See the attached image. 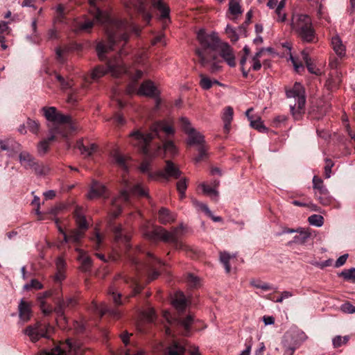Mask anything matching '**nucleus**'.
Segmentation results:
<instances>
[{"label":"nucleus","instance_id":"nucleus-4","mask_svg":"<svg viewBox=\"0 0 355 355\" xmlns=\"http://www.w3.org/2000/svg\"><path fill=\"white\" fill-rule=\"evenodd\" d=\"M124 182L125 188L123 189L120 194L117 197L114 198L112 201L110 214L113 218L119 216L123 205L128 204L130 202V193L140 197L150 198L148 196V191L141 184L138 183L134 186H130L127 181L124 180Z\"/></svg>","mask_w":355,"mask_h":355},{"label":"nucleus","instance_id":"nucleus-32","mask_svg":"<svg viewBox=\"0 0 355 355\" xmlns=\"http://www.w3.org/2000/svg\"><path fill=\"white\" fill-rule=\"evenodd\" d=\"M173 305L180 311L184 310L187 306V300L182 292H177L173 300Z\"/></svg>","mask_w":355,"mask_h":355},{"label":"nucleus","instance_id":"nucleus-9","mask_svg":"<svg viewBox=\"0 0 355 355\" xmlns=\"http://www.w3.org/2000/svg\"><path fill=\"white\" fill-rule=\"evenodd\" d=\"M132 263L135 266V269L141 273H146L149 281L157 279L159 272L157 270V266H161L162 262L153 257L150 253H148V260L146 263H141L136 258L132 259Z\"/></svg>","mask_w":355,"mask_h":355},{"label":"nucleus","instance_id":"nucleus-54","mask_svg":"<svg viewBox=\"0 0 355 355\" xmlns=\"http://www.w3.org/2000/svg\"><path fill=\"white\" fill-rule=\"evenodd\" d=\"M163 150L165 153L171 155H175L178 152L177 148L172 141H166L163 145Z\"/></svg>","mask_w":355,"mask_h":355},{"label":"nucleus","instance_id":"nucleus-5","mask_svg":"<svg viewBox=\"0 0 355 355\" xmlns=\"http://www.w3.org/2000/svg\"><path fill=\"white\" fill-rule=\"evenodd\" d=\"M135 10L142 15L144 19L148 23L151 19L152 9L157 10L159 12V19L166 24L170 22L169 13L170 8L161 0H137L134 5Z\"/></svg>","mask_w":355,"mask_h":355},{"label":"nucleus","instance_id":"nucleus-36","mask_svg":"<svg viewBox=\"0 0 355 355\" xmlns=\"http://www.w3.org/2000/svg\"><path fill=\"white\" fill-rule=\"evenodd\" d=\"M119 279H123V281L126 283H129V282H131L132 286H134L133 288V295H135L138 293H139L142 290V286H141L137 280L136 279L132 278H128L122 275H119L115 278V282L117 281Z\"/></svg>","mask_w":355,"mask_h":355},{"label":"nucleus","instance_id":"nucleus-55","mask_svg":"<svg viewBox=\"0 0 355 355\" xmlns=\"http://www.w3.org/2000/svg\"><path fill=\"white\" fill-rule=\"evenodd\" d=\"M55 78L60 83V86L62 89L71 88L73 86L71 80H65L61 75L58 73L55 74Z\"/></svg>","mask_w":355,"mask_h":355},{"label":"nucleus","instance_id":"nucleus-35","mask_svg":"<svg viewBox=\"0 0 355 355\" xmlns=\"http://www.w3.org/2000/svg\"><path fill=\"white\" fill-rule=\"evenodd\" d=\"M114 234L116 241H123L128 243L130 240V236L125 234L121 225H118L114 228Z\"/></svg>","mask_w":355,"mask_h":355},{"label":"nucleus","instance_id":"nucleus-28","mask_svg":"<svg viewBox=\"0 0 355 355\" xmlns=\"http://www.w3.org/2000/svg\"><path fill=\"white\" fill-rule=\"evenodd\" d=\"M331 45L335 53L340 58L345 55V46L338 35H336L331 39Z\"/></svg>","mask_w":355,"mask_h":355},{"label":"nucleus","instance_id":"nucleus-63","mask_svg":"<svg viewBox=\"0 0 355 355\" xmlns=\"http://www.w3.org/2000/svg\"><path fill=\"white\" fill-rule=\"evenodd\" d=\"M340 310L345 313H355V306L349 302L343 304L340 306Z\"/></svg>","mask_w":355,"mask_h":355},{"label":"nucleus","instance_id":"nucleus-56","mask_svg":"<svg viewBox=\"0 0 355 355\" xmlns=\"http://www.w3.org/2000/svg\"><path fill=\"white\" fill-rule=\"evenodd\" d=\"M200 187H202L204 193L209 195L211 197H214L216 200H217L218 193L215 189L204 183L202 184Z\"/></svg>","mask_w":355,"mask_h":355},{"label":"nucleus","instance_id":"nucleus-60","mask_svg":"<svg viewBox=\"0 0 355 355\" xmlns=\"http://www.w3.org/2000/svg\"><path fill=\"white\" fill-rule=\"evenodd\" d=\"M348 340L349 338L347 336L342 337L340 336H337L333 338V345L335 348H338L342 345L347 343Z\"/></svg>","mask_w":355,"mask_h":355},{"label":"nucleus","instance_id":"nucleus-31","mask_svg":"<svg viewBox=\"0 0 355 355\" xmlns=\"http://www.w3.org/2000/svg\"><path fill=\"white\" fill-rule=\"evenodd\" d=\"M76 251L78 252V259L81 263L82 270L85 271L88 270L92 266L91 258L82 250L77 248Z\"/></svg>","mask_w":355,"mask_h":355},{"label":"nucleus","instance_id":"nucleus-24","mask_svg":"<svg viewBox=\"0 0 355 355\" xmlns=\"http://www.w3.org/2000/svg\"><path fill=\"white\" fill-rule=\"evenodd\" d=\"M342 82L341 73L336 71L334 73H331L326 81L325 87L328 90L333 91L339 87Z\"/></svg>","mask_w":355,"mask_h":355},{"label":"nucleus","instance_id":"nucleus-13","mask_svg":"<svg viewBox=\"0 0 355 355\" xmlns=\"http://www.w3.org/2000/svg\"><path fill=\"white\" fill-rule=\"evenodd\" d=\"M79 347V345L73 343L71 339H67L65 342L60 343L51 351L45 352L40 355H67V352L72 351L76 354Z\"/></svg>","mask_w":355,"mask_h":355},{"label":"nucleus","instance_id":"nucleus-29","mask_svg":"<svg viewBox=\"0 0 355 355\" xmlns=\"http://www.w3.org/2000/svg\"><path fill=\"white\" fill-rule=\"evenodd\" d=\"M158 218L162 224H167L173 222L175 220V216L168 209L162 207L158 212Z\"/></svg>","mask_w":355,"mask_h":355},{"label":"nucleus","instance_id":"nucleus-27","mask_svg":"<svg viewBox=\"0 0 355 355\" xmlns=\"http://www.w3.org/2000/svg\"><path fill=\"white\" fill-rule=\"evenodd\" d=\"M234 110L230 106H227L224 109L222 119L224 122V131L228 133L230 130L231 123L233 119Z\"/></svg>","mask_w":355,"mask_h":355},{"label":"nucleus","instance_id":"nucleus-26","mask_svg":"<svg viewBox=\"0 0 355 355\" xmlns=\"http://www.w3.org/2000/svg\"><path fill=\"white\" fill-rule=\"evenodd\" d=\"M75 148L78 149L85 157H89L96 150L97 146L94 144L86 146L84 144L83 139H79L77 141Z\"/></svg>","mask_w":355,"mask_h":355},{"label":"nucleus","instance_id":"nucleus-59","mask_svg":"<svg viewBox=\"0 0 355 355\" xmlns=\"http://www.w3.org/2000/svg\"><path fill=\"white\" fill-rule=\"evenodd\" d=\"M219 61L217 60V58L215 60H211L209 63H207L204 67H207L209 64V70L211 73H215L219 71L221 69V66L219 64Z\"/></svg>","mask_w":355,"mask_h":355},{"label":"nucleus","instance_id":"nucleus-44","mask_svg":"<svg viewBox=\"0 0 355 355\" xmlns=\"http://www.w3.org/2000/svg\"><path fill=\"white\" fill-rule=\"evenodd\" d=\"M301 343L295 340L292 344H288V340H286L284 343V347L285 348L284 353L286 355H293L296 349H297Z\"/></svg>","mask_w":355,"mask_h":355},{"label":"nucleus","instance_id":"nucleus-40","mask_svg":"<svg viewBox=\"0 0 355 355\" xmlns=\"http://www.w3.org/2000/svg\"><path fill=\"white\" fill-rule=\"evenodd\" d=\"M107 293L112 297L115 304H121V295L120 293H118L116 285L115 283H114L113 285H112L109 288Z\"/></svg>","mask_w":355,"mask_h":355},{"label":"nucleus","instance_id":"nucleus-52","mask_svg":"<svg viewBox=\"0 0 355 355\" xmlns=\"http://www.w3.org/2000/svg\"><path fill=\"white\" fill-rule=\"evenodd\" d=\"M308 221L312 225L321 227L324 223V218L320 215L313 214L309 217Z\"/></svg>","mask_w":355,"mask_h":355},{"label":"nucleus","instance_id":"nucleus-10","mask_svg":"<svg viewBox=\"0 0 355 355\" xmlns=\"http://www.w3.org/2000/svg\"><path fill=\"white\" fill-rule=\"evenodd\" d=\"M180 125L184 132L188 135L187 144L189 146H198L205 144L204 136L196 129L191 127L189 120L186 117L180 119Z\"/></svg>","mask_w":355,"mask_h":355},{"label":"nucleus","instance_id":"nucleus-57","mask_svg":"<svg viewBox=\"0 0 355 355\" xmlns=\"http://www.w3.org/2000/svg\"><path fill=\"white\" fill-rule=\"evenodd\" d=\"M229 6V10L231 14L237 15L241 13V6L237 1L231 0L230 1Z\"/></svg>","mask_w":355,"mask_h":355},{"label":"nucleus","instance_id":"nucleus-3","mask_svg":"<svg viewBox=\"0 0 355 355\" xmlns=\"http://www.w3.org/2000/svg\"><path fill=\"white\" fill-rule=\"evenodd\" d=\"M128 42L123 45H115L113 49H107V51L104 53L105 58L102 60H105L106 58L105 53L109 52L110 51H113L116 49H119V56H115L112 59H110L107 62V68H105L102 65H98L94 67L90 75V78L92 80L96 81L103 76H104L106 73H110L112 76L118 78L123 73L128 72V69L125 66L123 60L121 59L120 56L124 54L123 47Z\"/></svg>","mask_w":355,"mask_h":355},{"label":"nucleus","instance_id":"nucleus-64","mask_svg":"<svg viewBox=\"0 0 355 355\" xmlns=\"http://www.w3.org/2000/svg\"><path fill=\"white\" fill-rule=\"evenodd\" d=\"M79 100V95L76 89H71L67 96V102L73 104Z\"/></svg>","mask_w":355,"mask_h":355},{"label":"nucleus","instance_id":"nucleus-34","mask_svg":"<svg viewBox=\"0 0 355 355\" xmlns=\"http://www.w3.org/2000/svg\"><path fill=\"white\" fill-rule=\"evenodd\" d=\"M302 57L303 60L305 62L306 67L311 73L319 76L321 74V71L319 69L316 68L315 66L312 63L311 58L309 56L308 53L306 51L302 52Z\"/></svg>","mask_w":355,"mask_h":355},{"label":"nucleus","instance_id":"nucleus-38","mask_svg":"<svg viewBox=\"0 0 355 355\" xmlns=\"http://www.w3.org/2000/svg\"><path fill=\"white\" fill-rule=\"evenodd\" d=\"M94 21L86 20L84 22H77L74 26V31L76 32H90L91 29L94 26Z\"/></svg>","mask_w":355,"mask_h":355},{"label":"nucleus","instance_id":"nucleus-21","mask_svg":"<svg viewBox=\"0 0 355 355\" xmlns=\"http://www.w3.org/2000/svg\"><path fill=\"white\" fill-rule=\"evenodd\" d=\"M0 147L2 150L8 151V155L9 157L14 156V155L18 153L21 149L20 144L12 139L0 141Z\"/></svg>","mask_w":355,"mask_h":355},{"label":"nucleus","instance_id":"nucleus-17","mask_svg":"<svg viewBox=\"0 0 355 355\" xmlns=\"http://www.w3.org/2000/svg\"><path fill=\"white\" fill-rule=\"evenodd\" d=\"M220 50V55L223 60L231 67H235V56L232 48L227 43H220L218 48Z\"/></svg>","mask_w":355,"mask_h":355},{"label":"nucleus","instance_id":"nucleus-47","mask_svg":"<svg viewBox=\"0 0 355 355\" xmlns=\"http://www.w3.org/2000/svg\"><path fill=\"white\" fill-rule=\"evenodd\" d=\"M298 232L300 234L294 236L293 242L298 244L305 243L311 236L310 233L306 231H302L300 229H299Z\"/></svg>","mask_w":355,"mask_h":355},{"label":"nucleus","instance_id":"nucleus-49","mask_svg":"<svg viewBox=\"0 0 355 355\" xmlns=\"http://www.w3.org/2000/svg\"><path fill=\"white\" fill-rule=\"evenodd\" d=\"M315 197L324 206L330 205L332 201V198L328 191L324 192V193L316 194Z\"/></svg>","mask_w":355,"mask_h":355},{"label":"nucleus","instance_id":"nucleus-25","mask_svg":"<svg viewBox=\"0 0 355 355\" xmlns=\"http://www.w3.org/2000/svg\"><path fill=\"white\" fill-rule=\"evenodd\" d=\"M94 311L100 314V315L102 317L103 315L108 313L111 316H112L114 318H120V313L115 309H110L108 307L107 305L105 304H103L100 306H98L96 304H94Z\"/></svg>","mask_w":355,"mask_h":355},{"label":"nucleus","instance_id":"nucleus-30","mask_svg":"<svg viewBox=\"0 0 355 355\" xmlns=\"http://www.w3.org/2000/svg\"><path fill=\"white\" fill-rule=\"evenodd\" d=\"M19 160L21 164L25 168H31V167L35 162V157L32 156L28 152L26 151H23L20 153L19 155Z\"/></svg>","mask_w":355,"mask_h":355},{"label":"nucleus","instance_id":"nucleus-11","mask_svg":"<svg viewBox=\"0 0 355 355\" xmlns=\"http://www.w3.org/2000/svg\"><path fill=\"white\" fill-rule=\"evenodd\" d=\"M53 327L46 322H37L33 325L28 326L24 329V333L31 341L36 342L40 338H49V334Z\"/></svg>","mask_w":355,"mask_h":355},{"label":"nucleus","instance_id":"nucleus-48","mask_svg":"<svg viewBox=\"0 0 355 355\" xmlns=\"http://www.w3.org/2000/svg\"><path fill=\"white\" fill-rule=\"evenodd\" d=\"M338 276L343 277L345 280L355 283V268L344 270L338 274Z\"/></svg>","mask_w":355,"mask_h":355},{"label":"nucleus","instance_id":"nucleus-39","mask_svg":"<svg viewBox=\"0 0 355 355\" xmlns=\"http://www.w3.org/2000/svg\"><path fill=\"white\" fill-rule=\"evenodd\" d=\"M313 188L315 191V195L324 193V192L328 191L325 188L322 180L317 176H314L313 178Z\"/></svg>","mask_w":355,"mask_h":355},{"label":"nucleus","instance_id":"nucleus-19","mask_svg":"<svg viewBox=\"0 0 355 355\" xmlns=\"http://www.w3.org/2000/svg\"><path fill=\"white\" fill-rule=\"evenodd\" d=\"M106 188L104 185L96 181H93L87 198L90 200L100 197L106 198Z\"/></svg>","mask_w":355,"mask_h":355},{"label":"nucleus","instance_id":"nucleus-37","mask_svg":"<svg viewBox=\"0 0 355 355\" xmlns=\"http://www.w3.org/2000/svg\"><path fill=\"white\" fill-rule=\"evenodd\" d=\"M113 159L115 164L118 165L120 168L123 169L124 171L128 170V165H127V159L126 157L119 153L118 151H114L113 153Z\"/></svg>","mask_w":355,"mask_h":355},{"label":"nucleus","instance_id":"nucleus-50","mask_svg":"<svg viewBox=\"0 0 355 355\" xmlns=\"http://www.w3.org/2000/svg\"><path fill=\"white\" fill-rule=\"evenodd\" d=\"M200 85L201 86V87L204 89H209L211 87L212 85L214 83V84H219V83L217 81V80H214L212 81L211 79H209V78L206 77L205 76L201 74L200 75Z\"/></svg>","mask_w":355,"mask_h":355},{"label":"nucleus","instance_id":"nucleus-16","mask_svg":"<svg viewBox=\"0 0 355 355\" xmlns=\"http://www.w3.org/2000/svg\"><path fill=\"white\" fill-rule=\"evenodd\" d=\"M76 304L77 300L75 297H69L66 300L64 299H60L58 300L55 307L53 309V311L57 314L58 317L65 319V309H71L75 307Z\"/></svg>","mask_w":355,"mask_h":355},{"label":"nucleus","instance_id":"nucleus-42","mask_svg":"<svg viewBox=\"0 0 355 355\" xmlns=\"http://www.w3.org/2000/svg\"><path fill=\"white\" fill-rule=\"evenodd\" d=\"M250 126L259 132L263 133L268 132V128L263 125L260 116H256L253 120H251Z\"/></svg>","mask_w":355,"mask_h":355},{"label":"nucleus","instance_id":"nucleus-8","mask_svg":"<svg viewBox=\"0 0 355 355\" xmlns=\"http://www.w3.org/2000/svg\"><path fill=\"white\" fill-rule=\"evenodd\" d=\"M287 98H294L296 99L297 103L294 105H291V112L295 120L301 119L302 114L305 111V91L302 85L296 82L293 88L286 90Z\"/></svg>","mask_w":355,"mask_h":355},{"label":"nucleus","instance_id":"nucleus-45","mask_svg":"<svg viewBox=\"0 0 355 355\" xmlns=\"http://www.w3.org/2000/svg\"><path fill=\"white\" fill-rule=\"evenodd\" d=\"M31 168L37 175H45L49 171V168L35 161Z\"/></svg>","mask_w":355,"mask_h":355},{"label":"nucleus","instance_id":"nucleus-12","mask_svg":"<svg viewBox=\"0 0 355 355\" xmlns=\"http://www.w3.org/2000/svg\"><path fill=\"white\" fill-rule=\"evenodd\" d=\"M41 111L47 121L56 124L54 128H59L60 132H63L61 130V125L71 123V117L69 115L62 114L55 107H43Z\"/></svg>","mask_w":355,"mask_h":355},{"label":"nucleus","instance_id":"nucleus-62","mask_svg":"<svg viewBox=\"0 0 355 355\" xmlns=\"http://www.w3.org/2000/svg\"><path fill=\"white\" fill-rule=\"evenodd\" d=\"M200 207L202 209V210H203L210 218H212V220L214 222L222 221L221 217L213 216L211 211L209 210V209L208 208V207L206 205L201 203V204H200Z\"/></svg>","mask_w":355,"mask_h":355},{"label":"nucleus","instance_id":"nucleus-41","mask_svg":"<svg viewBox=\"0 0 355 355\" xmlns=\"http://www.w3.org/2000/svg\"><path fill=\"white\" fill-rule=\"evenodd\" d=\"M76 223L78 226L77 230H81L84 232L87 230L88 225L84 216H83L78 210L75 212Z\"/></svg>","mask_w":355,"mask_h":355},{"label":"nucleus","instance_id":"nucleus-61","mask_svg":"<svg viewBox=\"0 0 355 355\" xmlns=\"http://www.w3.org/2000/svg\"><path fill=\"white\" fill-rule=\"evenodd\" d=\"M262 51H259V52L256 53L252 58L253 64H252V69L254 71H258L261 69V64L259 61V58L261 57Z\"/></svg>","mask_w":355,"mask_h":355},{"label":"nucleus","instance_id":"nucleus-53","mask_svg":"<svg viewBox=\"0 0 355 355\" xmlns=\"http://www.w3.org/2000/svg\"><path fill=\"white\" fill-rule=\"evenodd\" d=\"M43 284L36 279H31L29 284L24 286V290L28 291L31 289L40 290L43 288Z\"/></svg>","mask_w":355,"mask_h":355},{"label":"nucleus","instance_id":"nucleus-15","mask_svg":"<svg viewBox=\"0 0 355 355\" xmlns=\"http://www.w3.org/2000/svg\"><path fill=\"white\" fill-rule=\"evenodd\" d=\"M181 173L178 167L173 162L167 160L164 168L157 172V175L166 180L171 178L178 179L180 177Z\"/></svg>","mask_w":355,"mask_h":355},{"label":"nucleus","instance_id":"nucleus-6","mask_svg":"<svg viewBox=\"0 0 355 355\" xmlns=\"http://www.w3.org/2000/svg\"><path fill=\"white\" fill-rule=\"evenodd\" d=\"M182 235V225L173 228L171 231H167L162 227H158L155 228L153 231L146 234V236L151 240L159 239L164 242L173 244L175 249L187 250V246L180 240Z\"/></svg>","mask_w":355,"mask_h":355},{"label":"nucleus","instance_id":"nucleus-33","mask_svg":"<svg viewBox=\"0 0 355 355\" xmlns=\"http://www.w3.org/2000/svg\"><path fill=\"white\" fill-rule=\"evenodd\" d=\"M185 348L177 342H173L166 348V355H184Z\"/></svg>","mask_w":355,"mask_h":355},{"label":"nucleus","instance_id":"nucleus-7","mask_svg":"<svg viewBox=\"0 0 355 355\" xmlns=\"http://www.w3.org/2000/svg\"><path fill=\"white\" fill-rule=\"evenodd\" d=\"M291 27L303 42L308 43L314 42L315 32L309 15L302 14L293 15Z\"/></svg>","mask_w":355,"mask_h":355},{"label":"nucleus","instance_id":"nucleus-43","mask_svg":"<svg viewBox=\"0 0 355 355\" xmlns=\"http://www.w3.org/2000/svg\"><path fill=\"white\" fill-rule=\"evenodd\" d=\"M208 146L206 144L198 147V155L193 159L196 163L200 162L208 157Z\"/></svg>","mask_w":355,"mask_h":355},{"label":"nucleus","instance_id":"nucleus-46","mask_svg":"<svg viewBox=\"0 0 355 355\" xmlns=\"http://www.w3.org/2000/svg\"><path fill=\"white\" fill-rule=\"evenodd\" d=\"M27 128L33 134L37 135L40 131V124L38 121L28 118L26 121Z\"/></svg>","mask_w":355,"mask_h":355},{"label":"nucleus","instance_id":"nucleus-58","mask_svg":"<svg viewBox=\"0 0 355 355\" xmlns=\"http://www.w3.org/2000/svg\"><path fill=\"white\" fill-rule=\"evenodd\" d=\"M187 187V180L185 178L181 179L177 182V189L180 193L181 198L185 196Z\"/></svg>","mask_w":355,"mask_h":355},{"label":"nucleus","instance_id":"nucleus-2","mask_svg":"<svg viewBox=\"0 0 355 355\" xmlns=\"http://www.w3.org/2000/svg\"><path fill=\"white\" fill-rule=\"evenodd\" d=\"M197 40L200 46L196 49V54L199 58V62L205 67L211 60L216 58V51L221 43L217 33H207L205 29H200L197 33Z\"/></svg>","mask_w":355,"mask_h":355},{"label":"nucleus","instance_id":"nucleus-22","mask_svg":"<svg viewBox=\"0 0 355 355\" xmlns=\"http://www.w3.org/2000/svg\"><path fill=\"white\" fill-rule=\"evenodd\" d=\"M52 295L53 292L51 291H46L39 294L37 296V301L39 302L40 309L44 315H49L53 311L52 306L47 304L45 302V299L50 297Z\"/></svg>","mask_w":355,"mask_h":355},{"label":"nucleus","instance_id":"nucleus-1","mask_svg":"<svg viewBox=\"0 0 355 355\" xmlns=\"http://www.w3.org/2000/svg\"><path fill=\"white\" fill-rule=\"evenodd\" d=\"M150 132L144 134L140 130H136L130 133V143L138 148L146 158H151L157 156L162 152V148L157 146L153 148L151 144L153 139L155 137L161 139L160 134L162 132L166 136L173 135L175 129L172 125L166 121H159L154 123L150 128Z\"/></svg>","mask_w":355,"mask_h":355},{"label":"nucleus","instance_id":"nucleus-23","mask_svg":"<svg viewBox=\"0 0 355 355\" xmlns=\"http://www.w3.org/2000/svg\"><path fill=\"white\" fill-rule=\"evenodd\" d=\"M19 316L23 322H28L32 315L31 306L30 303L26 302L23 299L21 300L18 306Z\"/></svg>","mask_w":355,"mask_h":355},{"label":"nucleus","instance_id":"nucleus-14","mask_svg":"<svg viewBox=\"0 0 355 355\" xmlns=\"http://www.w3.org/2000/svg\"><path fill=\"white\" fill-rule=\"evenodd\" d=\"M49 137L41 141L37 145V151L40 155H44L49 150V144L55 139V135L60 134L62 137H66L67 134L64 132H60L59 128H53L49 130Z\"/></svg>","mask_w":355,"mask_h":355},{"label":"nucleus","instance_id":"nucleus-18","mask_svg":"<svg viewBox=\"0 0 355 355\" xmlns=\"http://www.w3.org/2000/svg\"><path fill=\"white\" fill-rule=\"evenodd\" d=\"M59 231L63 234L64 243H78L85 236V232L81 230H71L69 234H67L61 227H59Z\"/></svg>","mask_w":355,"mask_h":355},{"label":"nucleus","instance_id":"nucleus-51","mask_svg":"<svg viewBox=\"0 0 355 355\" xmlns=\"http://www.w3.org/2000/svg\"><path fill=\"white\" fill-rule=\"evenodd\" d=\"M232 258L231 255L226 252H220V260L223 263L227 272H230V265L229 263L230 259Z\"/></svg>","mask_w":355,"mask_h":355},{"label":"nucleus","instance_id":"nucleus-20","mask_svg":"<svg viewBox=\"0 0 355 355\" xmlns=\"http://www.w3.org/2000/svg\"><path fill=\"white\" fill-rule=\"evenodd\" d=\"M137 94L139 96L155 97L158 94V92L152 81L146 80L142 83L140 87L138 89Z\"/></svg>","mask_w":355,"mask_h":355}]
</instances>
